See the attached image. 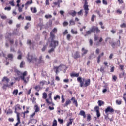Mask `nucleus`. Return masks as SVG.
Instances as JSON below:
<instances>
[{
  "label": "nucleus",
  "instance_id": "59",
  "mask_svg": "<svg viewBox=\"0 0 126 126\" xmlns=\"http://www.w3.org/2000/svg\"><path fill=\"white\" fill-rule=\"evenodd\" d=\"M4 9L5 10H8L9 11V10L11 9V7H5Z\"/></svg>",
  "mask_w": 126,
  "mask_h": 126
},
{
  "label": "nucleus",
  "instance_id": "64",
  "mask_svg": "<svg viewBox=\"0 0 126 126\" xmlns=\"http://www.w3.org/2000/svg\"><path fill=\"white\" fill-rule=\"evenodd\" d=\"M94 39L95 41H97V40H98V36H97V35H94Z\"/></svg>",
  "mask_w": 126,
  "mask_h": 126
},
{
  "label": "nucleus",
  "instance_id": "36",
  "mask_svg": "<svg viewBox=\"0 0 126 126\" xmlns=\"http://www.w3.org/2000/svg\"><path fill=\"white\" fill-rule=\"evenodd\" d=\"M8 58L10 59V60H12V59H13V55H12V54H9L8 55Z\"/></svg>",
  "mask_w": 126,
  "mask_h": 126
},
{
  "label": "nucleus",
  "instance_id": "56",
  "mask_svg": "<svg viewBox=\"0 0 126 126\" xmlns=\"http://www.w3.org/2000/svg\"><path fill=\"white\" fill-rule=\"evenodd\" d=\"M8 114H12V110H11V109H9L7 112V114L8 115Z\"/></svg>",
  "mask_w": 126,
  "mask_h": 126
},
{
  "label": "nucleus",
  "instance_id": "5",
  "mask_svg": "<svg viewBox=\"0 0 126 126\" xmlns=\"http://www.w3.org/2000/svg\"><path fill=\"white\" fill-rule=\"evenodd\" d=\"M27 60L29 63H31V62H36L37 58L35 55H29V54H28Z\"/></svg>",
  "mask_w": 126,
  "mask_h": 126
},
{
  "label": "nucleus",
  "instance_id": "3",
  "mask_svg": "<svg viewBox=\"0 0 126 126\" xmlns=\"http://www.w3.org/2000/svg\"><path fill=\"white\" fill-rule=\"evenodd\" d=\"M55 35L52 34V32L50 33V37L48 39V42L49 43V46L51 48H56V47L59 45V41H54Z\"/></svg>",
  "mask_w": 126,
  "mask_h": 126
},
{
  "label": "nucleus",
  "instance_id": "52",
  "mask_svg": "<svg viewBox=\"0 0 126 126\" xmlns=\"http://www.w3.org/2000/svg\"><path fill=\"white\" fill-rule=\"evenodd\" d=\"M26 20H29V21H30L31 20V17L30 16H26Z\"/></svg>",
  "mask_w": 126,
  "mask_h": 126
},
{
  "label": "nucleus",
  "instance_id": "47",
  "mask_svg": "<svg viewBox=\"0 0 126 126\" xmlns=\"http://www.w3.org/2000/svg\"><path fill=\"white\" fill-rule=\"evenodd\" d=\"M61 99H62V103H64L65 99H64V98H63V95H62Z\"/></svg>",
  "mask_w": 126,
  "mask_h": 126
},
{
  "label": "nucleus",
  "instance_id": "61",
  "mask_svg": "<svg viewBox=\"0 0 126 126\" xmlns=\"http://www.w3.org/2000/svg\"><path fill=\"white\" fill-rule=\"evenodd\" d=\"M0 16H1V18H2V19H6V16L0 15Z\"/></svg>",
  "mask_w": 126,
  "mask_h": 126
},
{
  "label": "nucleus",
  "instance_id": "54",
  "mask_svg": "<svg viewBox=\"0 0 126 126\" xmlns=\"http://www.w3.org/2000/svg\"><path fill=\"white\" fill-rule=\"evenodd\" d=\"M116 103L117 105H121V104H122V101H119V100H117L116 101Z\"/></svg>",
  "mask_w": 126,
  "mask_h": 126
},
{
  "label": "nucleus",
  "instance_id": "30",
  "mask_svg": "<svg viewBox=\"0 0 126 126\" xmlns=\"http://www.w3.org/2000/svg\"><path fill=\"white\" fill-rule=\"evenodd\" d=\"M72 123H73V120L72 119H70L69 122L67 124V126H70L72 125Z\"/></svg>",
  "mask_w": 126,
  "mask_h": 126
},
{
  "label": "nucleus",
  "instance_id": "7",
  "mask_svg": "<svg viewBox=\"0 0 126 126\" xmlns=\"http://www.w3.org/2000/svg\"><path fill=\"white\" fill-rule=\"evenodd\" d=\"M109 44L111 45V46L113 49H115L117 45H118V47H120V45H121V41L120 40H118L117 44L116 42H110Z\"/></svg>",
  "mask_w": 126,
  "mask_h": 126
},
{
  "label": "nucleus",
  "instance_id": "17",
  "mask_svg": "<svg viewBox=\"0 0 126 126\" xmlns=\"http://www.w3.org/2000/svg\"><path fill=\"white\" fill-rule=\"evenodd\" d=\"M95 58H96V55L94 54V53H92L89 56V60H91V59H95Z\"/></svg>",
  "mask_w": 126,
  "mask_h": 126
},
{
  "label": "nucleus",
  "instance_id": "24",
  "mask_svg": "<svg viewBox=\"0 0 126 126\" xmlns=\"http://www.w3.org/2000/svg\"><path fill=\"white\" fill-rule=\"evenodd\" d=\"M98 106H99V107H101V106L104 105V104H105V102H104V101L102 100H98Z\"/></svg>",
  "mask_w": 126,
  "mask_h": 126
},
{
  "label": "nucleus",
  "instance_id": "21",
  "mask_svg": "<svg viewBox=\"0 0 126 126\" xmlns=\"http://www.w3.org/2000/svg\"><path fill=\"white\" fill-rule=\"evenodd\" d=\"M79 115L80 116H83L84 118L86 117V115H85V112H84V111L83 110H81L80 111Z\"/></svg>",
  "mask_w": 126,
  "mask_h": 126
},
{
  "label": "nucleus",
  "instance_id": "19",
  "mask_svg": "<svg viewBox=\"0 0 126 126\" xmlns=\"http://www.w3.org/2000/svg\"><path fill=\"white\" fill-rule=\"evenodd\" d=\"M27 44L31 47H33V46H34V43H33V42H32L30 40H27Z\"/></svg>",
  "mask_w": 126,
  "mask_h": 126
},
{
  "label": "nucleus",
  "instance_id": "28",
  "mask_svg": "<svg viewBox=\"0 0 126 126\" xmlns=\"http://www.w3.org/2000/svg\"><path fill=\"white\" fill-rule=\"evenodd\" d=\"M58 31V30L56 28H54L53 30H52V32H50L52 33L53 35H55L54 34H56V32Z\"/></svg>",
  "mask_w": 126,
  "mask_h": 126
},
{
  "label": "nucleus",
  "instance_id": "26",
  "mask_svg": "<svg viewBox=\"0 0 126 126\" xmlns=\"http://www.w3.org/2000/svg\"><path fill=\"white\" fill-rule=\"evenodd\" d=\"M24 65H25V62L22 61L20 64V68H23V67H24Z\"/></svg>",
  "mask_w": 126,
  "mask_h": 126
},
{
  "label": "nucleus",
  "instance_id": "14",
  "mask_svg": "<svg viewBox=\"0 0 126 126\" xmlns=\"http://www.w3.org/2000/svg\"><path fill=\"white\" fill-rule=\"evenodd\" d=\"M20 116V114H18L17 119V120L18 121V122L15 125V126H17L19 124H20V118L19 117Z\"/></svg>",
  "mask_w": 126,
  "mask_h": 126
},
{
  "label": "nucleus",
  "instance_id": "62",
  "mask_svg": "<svg viewBox=\"0 0 126 126\" xmlns=\"http://www.w3.org/2000/svg\"><path fill=\"white\" fill-rule=\"evenodd\" d=\"M89 43H90V46H92V45H93V41L92 40V39H90Z\"/></svg>",
  "mask_w": 126,
  "mask_h": 126
},
{
  "label": "nucleus",
  "instance_id": "34",
  "mask_svg": "<svg viewBox=\"0 0 126 126\" xmlns=\"http://www.w3.org/2000/svg\"><path fill=\"white\" fill-rule=\"evenodd\" d=\"M69 22H70V24H69L70 26H71L72 25H74L75 24V23L74 22V21H73V20H71Z\"/></svg>",
  "mask_w": 126,
  "mask_h": 126
},
{
  "label": "nucleus",
  "instance_id": "38",
  "mask_svg": "<svg viewBox=\"0 0 126 126\" xmlns=\"http://www.w3.org/2000/svg\"><path fill=\"white\" fill-rule=\"evenodd\" d=\"M35 107L36 108L35 110V113H38V112H39V111H40V108H39L38 107V105H35Z\"/></svg>",
  "mask_w": 126,
  "mask_h": 126
},
{
  "label": "nucleus",
  "instance_id": "32",
  "mask_svg": "<svg viewBox=\"0 0 126 126\" xmlns=\"http://www.w3.org/2000/svg\"><path fill=\"white\" fill-rule=\"evenodd\" d=\"M71 32L72 33V34H74L75 35L77 34V33H78L77 31H74V30L73 29H72L71 30Z\"/></svg>",
  "mask_w": 126,
  "mask_h": 126
},
{
  "label": "nucleus",
  "instance_id": "15",
  "mask_svg": "<svg viewBox=\"0 0 126 126\" xmlns=\"http://www.w3.org/2000/svg\"><path fill=\"white\" fill-rule=\"evenodd\" d=\"M80 55H79V52L76 51L74 55V56H73L74 58L78 59V58H80Z\"/></svg>",
  "mask_w": 126,
  "mask_h": 126
},
{
  "label": "nucleus",
  "instance_id": "48",
  "mask_svg": "<svg viewBox=\"0 0 126 126\" xmlns=\"http://www.w3.org/2000/svg\"><path fill=\"white\" fill-rule=\"evenodd\" d=\"M43 99H47V93H44L43 94Z\"/></svg>",
  "mask_w": 126,
  "mask_h": 126
},
{
  "label": "nucleus",
  "instance_id": "53",
  "mask_svg": "<svg viewBox=\"0 0 126 126\" xmlns=\"http://www.w3.org/2000/svg\"><path fill=\"white\" fill-rule=\"evenodd\" d=\"M46 101L47 102V104H48V105H51V104H53V102H50L49 101V99H46Z\"/></svg>",
  "mask_w": 126,
  "mask_h": 126
},
{
  "label": "nucleus",
  "instance_id": "1",
  "mask_svg": "<svg viewBox=\"0 0 126 126\" xmlns=\"http://www.w3.org/2000/svg\"><path fill=\"white\" fill-rule=\"evenodd\" d=\"M77 81L80 83V87H87L90 85V79H85L84 78H81V77H79L77 78Z\"/></svg>",
  "mask_w": 126,
  "mask_h": 126
},
{
  "label": "nucleus",
  "instance_id": "33",
  "mask_svg": "<svg viewBox=\"0 0 126 126\" xmlns=\"http://www.w3.org/2000/svg\"><path fill=\"white\" fill-rule=\"evenodd\" d=\"M34 88L35 90H36V91H38V92H39V91H40V89L41 88V87L39 85H37L35 86Z\"/></svg>",
  "mask_w": 126,
  "mask_h": 126
},
{
  "label": "nucleus",
  "instance_id": "57",
  "mask_svg": "<svg viewBox=\"0 0 126 126\" xmlns=\"http://www.w3.org/2000/svg\"><path fill=\"white\" fill-rule=\"evenodd\" d=\"M54 100H57V99H61V97L59 95H57L54 97Z\"/></svg>",
  "mask_w": 126,
  "mask_h": 126
},
{
  "label": "nucleus",
  "instance_id": "46",
  "mask_svg": "<svg viewBox=\"0 0 126 126\" xmlns=\"http://www.w3.org/2000/svg\"><path fill=\"white\" fill-rule=\"evenodd\" d=\"M66 38L68 41H70V38H71V35L67 34Z\"/></svg>",
  "mask_w": 126,
  "mask_h": 126
},
{
  "label": "nucleus",
  "instance_id": "43",
  "mask_svg": "<svg viewBox=\"0 0 126 126\" xmlns=\"http://www.w3.org/2000/svg\"><path fill=\"white\" fill-rule=\"evenodd\" d=\"M103 87L106 89H109V84L105 83Z\"/></svg>",
  "mask_w": 126,
  "mask_h": 126
},
{
  "label": "nucleus",
  "instance_id": "40",
  "mask_svg": "<svg viewBox=\"0 0 126 126\" xmlns=\"http://www.w3.org/2000/svg\"><path fill=\"white\" fill-rule=\"evenodd\" d=\"M57 125H58V124H57V120H54L53 122L52 126H57Z\"/></svg>",
  "mask_w": 126,
  "mask_h": 126
},
{
  "label": "nucleus",
  "instance_id": "22",
  "mask_svg": "<svg viewBox=\"0 0 126 126\" xmlns=\"http://www.w3.org/2000/svg\"><path fill=\"white\" fill-rule=\"evenodd\" d=\"M39 63H45L44 60H43V56H41L39 57Z\"/></svg>",
  "mask_w": 126,
  "mask_h": 126
},
{
  "label": "nucleus",
  "instance_id": "35",
  "mask_svg": "<svg viewBox=\"0 0 126 126\" xmlns=\"http://www.w3.org/2000/svg\"><path fill=\"white\" fill-rule=\"evenodd\" d=\"M95 112H99V110H100V108L99 107V106H96L94 107V109Z\"/></svg>",
  "mask_w": 126,
  "mask_h": 126
},
{
  "label": "nucleus",
  "instance_id": "20",
  "mask_svg": "<svg viewBox=\"0 0 126 126\" xmlns=\"http://www.w3.org/2000/svg\"><path fill=\"white\" fill-rule=\"evenodd\" d=\"M70 75L71 77H78L79 73H72Z\"/></svg>",
  "mask_w": 126,
  "mask_h": 126
},
{
  "label": "nucleus",
  "instance_id": "8",
  "mask_svg": "<svg viewBox=\"0 0 126 126\" xmlns=\"http://www.w3.org/2000/svg\"><path fill=\"white\" fill-rule=\"evenodd\" d=\"M114 109L113 108L111 107V106H108L107 108L105 109V113L107 114V113H114Z\"/></svg>",
  "mask_w": 126,
  "mask_h": 126
},
{
  "label": "nucleus",
  "instance_id": "58",
  "mask_svg": "<svg viewBox=\"0 0 126 126\" xmlns=\"http://www.w3.org/2000/svg\"><path fill=\"white\" fill-rule=\"evenodd\" d=\"M8 86H9L7 84H4V85L3 86V89H6V87H8Z\"/></svg>",
  "mask_w": 126,
  "mask_h": 126
},
{
  "label": "nucleus",
  "instance_id": "50",
  "mask_svg": "<svg viewBox=\"0 0 126 126\" xmlns=\"http://www.w3.org/2000/svg\"><path fill=\"white\" fill-rule=\"evenodd\" d=\"M100 59H101V55H99L98 57L97 58V63H100Z\"/></svg>",
  "mask_w": 126,
  "mask_h": 126
},
{
  "label": "nucleus",
  "instance_id": "9",
  "mask_svg": "<svg viewBox=\"0 0 126 126\" xmlns=\"http://www.w3.org/2000/svg\"><path fill=\"white\" fill-rule=\"evenodd\" d=\"M84 9L85 10V16H87V14H88V11H89V8H88V5H84L83 6Z\"/></svg>",
  "mask_w": 126,
  "mask_h": 126
},
{
  "label": "nucleus",
  "instance_id": "44",
  "mask_svg": "<svg viewBox=\"0 0 126 126\" xmlns=\"http://www.w3.org/2000/svg\"><path fill=\"white\" fill-rule=\"evenodd\" d=\"M83 10H81L79 12H78V15H83Z\"/></svg>",
  "mask_w": 126,
  "mask_h": 126
},
{
  "label": "nucleus",
  "instance_id": "60",
  "mask_svg": "<svg viewBox=\"0 0 126 126\" xmlns=\"http://www.w3.org/2000/svg\"><path fill=\"white\" fill-rule=\"evenodd\" d=\"M47 48V46H44L43 48L42 49V52H45V51H46V49Z\"/></svg>",
  "mask_w": 126,
  "mask_h": 126
},
{
  "label": "nucleus",
  "instance_id": "11",
  "mask_svg": "<svg viewBox=\"0 0 126 126\" xmlns=\"http://www.w3.org/2000/svg\"><path fill=\"white\" fill-rule=\"evenodd\" d=\"M82 52V57H83V56L86 55L87 53H88V50L87 49H85L84 47H83L81 49Z\"/></svg>",
  "mask_w": 126,
  "mask_h": 126
},
{
  "label": "nucleus",
  "instance_id": "6",
  "mask_svg": "<svg viewBox=\"0 0 126 126\" xmlns=\"http://www.w3.org/2000/svg\"><path fill=\"white\" fill-rule=\"evenodd\" d=\"M92 27L93 33H96V34H100L101 33V30L99 29L98 27L93 26Z\"/></svg>",
  "mask_w": 126,
  "mask_h": 126
},
{
  "label": "nucleus",
  "instance_id": "39",
  "mask_svg": "<svg viewBox=\"0 0 126 126\" xmlns=\"http://www.w3.org/2000/svg\"><path fill=\"white\" fill-rule=\"evenodd\" d=\"M30 27V24L29 23H27V25L25 26V30H27L28 28Z\"/></svg>",
  "mask_w": 126,
  "mask_h": 126
},
{
  "label": "nucleus",
  "instance_id": "51",
  "mask_svg": "<svg viewBox=\"0 0 126 126\" xmlns=\"http://www.w3.org/2000/svg\"><path fill=\"white\" fill-rule=\"evenodd\" d=\"M96 116L97 118H100V117H101V114L100 113V111L96 112Z\"/></svg>",
  "mask_w": 126,
  "mask_h": 126
},
{
  "label": "nucleus",
  "instance_id": "16",
  "mask_svg": "<svg viewBox=\"0 0 126 126\" xmlns=\"http://www.w3.org/2000/svg\"><path fill=\"white\" fill-rule=\"evenodd\" d=\"M71 100L73 101V103L75 105L76 107L78 106V104H77V101L75 100V98L74 97H72Z\"/></svg>",
  "mask_w": 126,
  "mask_h": 126
},
{
  "label": "nucleus",
  "instance_id": "45",
  "mask_svg": "<svg viewBox=\"0 0 126 126\" xmlns=\"http://www.w3.org/2000/svg\"><path fill=\"white\" fill-rule=\"evenodd\" d=\"M55 48H54V47H52L50 50H48V53L49 54H51V53H52V52H54Z\"/></svg>",
  "mask_w": 126,
  "mask_h": 126
},
{
  "label": "nucleus",
  "instance_id": "23",
  "mask_svg": "<svg viewBox=\"0 0 126 126\" xmlns=\"http://www.w3.org/2000/svg\"><path fill=\"white\" fill-rule=\"evenodd\" d=\"M70 15H72V16L74 17L76 15V12L75 11H71L69 13Z\"/></svg>",
  "mask_w": 126,
  "mask_h": 126
},
{
  "label": "nucleus",
  "instance_id": "63",
  "mask_svg": "<svg viewBox=\"0 0 126 126\" xmlns=\"http://www.w3.org/2000/svg\"><path fill=\"white\" fill-rule=\"evenodd\" d=\"M49 100H52V93H50L49 94Z\"/></svg>",
  "mask_w": 126,
  "mask_h": 126
},
{
  "label": "nucleus",
  "instance_id": "49",
  "mask_svg": "<svg viewBox=\"0 0 126 126\" xmlns=\"http://www.w3.org/2000/svg\"><path fill=\"white\" fill-rule=\"evenodd\" d=\"M45 17L48 19V18H52V16L51 15H45Z\"/></svg>",
  "mask_w": 126,
  "mask_h": 126
},
{
  "label": "nucleus",
  "instance_id": "4",
  "mask_svg": "<svg viewBox=\"0 0 126 126\" xmlns=\"http://www.w3.org/2000/svg\"><path fill=\"white\" fill-rule=\"evenodd\" d=\"M54 68L55 69V72L56 74H58L59 72H60V70H66L67 69V68L66 66L64 65H60L59 66H56L54 67Z\"/></svg>",
  "mask_w": 126,
  "mask_h": 126
},
{
  "label": "nucleus",
  "instance_id": "37",
  "mask_svg": "<svg viewBox=\"0 0 126 126\" xmlns=\"http://www.w3.org/2000/svg\"><path fill=\"white\" fill-rule=\"evenodd\" d=\"M32 3H33V1L32 0H31V2L29 1L25 3V6H27V5H29V4H32Z\"/></svg>",
  "mask_w": 126,
  "mask_h": 126
},
{
  "label": "nucleus",
  "instance_id": "29",
  "mask_svg": "<svg viewBox=\"0 0 126 126\" xmlns=\"http://www.w3.org/2000/svg\"><path fill=\"white\" fill-rule=\"evenodd\" d=\"M2 81H6L7 83L9 82V79L7 78L6 77H4Z\"/></svg>",
  "mask_w": 126,
  "mask_h": 126
},
{
  "label": "nucleus",
  "instance_id": "10",
  "mask_svg": "<svg viewBox=\"0 0 126 126\" xmlns=\"http://www.w3.org/2000/svg\"><path fill=\"white\" fill-rule=\"evenodd\" d=\"M17 110H21V108L20 107V105L19 104H17L15 107V113L17 114V116H18V114H19V113L17 112Z\"/></svg>",
  "mask_w": 126,
  "mask_h": 126
},
{
  "label": "nucleus",
  "instance_id": "27",
  "mask_svg": "<svg viewBox=\"0 0 126 126\" xmlns=\"http://www.w3.org/2000/svg\"><path fill=\"white\" fill-rule=\"evenodd\" d=\"M62 2H63L62 0H58L57 2H53V4H54V5H58L59 3H62Z\"/></svg>",
  "mask_w": 126,
  "mask_h": 126
},
{
  "label": "nucleus",
  "instance_id": "13",
  "mask_svg": "<svg viewBox=\"0 0 126 126\" xmlns=\"http://www.w3.org/2000/svg\"><path fill=\"white\" fill-rule=\"evenodd\" d=\"M91 33H93V31L92 30V27L90 29L89 31H88L86 32V34L84 35L85 37H86V36H88V35H91Z\"/></svg>",
  "mask_w": 126,
  "mask_h": 126
},
{
  "label": "nucleus",
  "instance_id": "42",
  "mask_svg": "<svg viewBox=\"0 0 126 126\" xmlns=\"http://www.w3.org/2000/svg\"><path fill=\"white\" fill-rule=\"evenodd\" d=\"M120 27L122 28H126V24L125 23H123L120 25Z\"/></svg>",
  "mask_w": 126,
  "mask_h": 126
},
{
  "label": "nucleus",
  "instance_id": "25",
  "mask_svg": "<svg viewBox=\"0 0 126 126\" xmlns=\"http://www.w3.org/2000/svg\"><path fill=\"white\" fill-rule=\"evenodd\" d=\"M31 10L32 12V13H36L37 12V8H36V7H34V8L32 7V8H31Z\"/></svg>",
  "mask_w": 126,
  "mask_h": 126
},
{
  "label": "nucleus",
  "instance_id": "41",
  "mask_svg": "<svg viewBox=\"0 0 126 126\" xmlns=\"http://www.w3.org/2000/svg\"><path fill=\"white\" fill-rule=\"evenodd\" d=\"M17 93H18V90H14L13 92V94L14 95H17Z\"/></svg>",
  "mask_w": 126,
  "mask_h": 126
},
{
  "label": "nucleus",
  "instance_id": "2",
  "mask_svg": "<svg viewBox=\"0 0 126 126\" xmlns=\"http://www.w3.org/2000/svg\"><path fill=\"white\" fill-rule=\"evenodd\" d=\"M16 72L18 75L20 76L21 80H23L24 83H27V82L29 81L30 77L29 76H27V71H25L23 73H22L19 71H16Z\"/></svg>",
  "mask_w": 126,
  "mask_h": 126
},
{
  "label": "nucleus",
  "instance_id": "12",
  "mask_svg": "<svg viewBox=\"0 0 126 126\" xmlns=\"http://www.w3.org/2000/svg\"><path fill=\"white\" fill-rule=\"evenodd\" d=\"M123 77H124V80L126 79V74L124 71L122 72V73L119 74V78H123Z\"/></svg>",
  "mask_w": 126,
  "mask_h": 126
},
{
  "label": "nucleus",
  "instance_id": "31",
  "mask_svg": "<svg viewBox=\"0 0 126 126\" xmlns=\"http://www.w3.org/2000/svg\"><path fill=\"white\" fill-rule=\"evenodd\" d=\"M105 68H106V67L101 66L100 70V72H102V73H105Z\"/></svg>",
  "mask_w": 126,
  "mask_h": 126
},
{
  "label": "nucleus",
  "instance_id": "18",
  "mask_svg": "<svg viewBox=\"0 0 126 126\" xmlns=\"http://www.w3.org/2000/svg\"><path fill=\"white\" fill-rule=\"evenodd\" d=\"M70 103H71V101H70V100L69 99L67 100L65 102V103L63 105V107H67V106H68V105H69Z\"/></svg>",
  "mask_w": 126,
  "mask_h": 126
},
{
  "label": "nucleus",
  "instance_id": "55",
  "mask_svg": "<svg viewBox=\"0 0 126 126\" xmlns=\"http://www.w3.org/2000/svg\"><path fill=\"white\" fill-rule=\"evenodd\" d=\"M58 122L60 124H63V119H58Z\"/></svg>",
  "mask_w": 126,
  "mask_h": 126
}]
</instances>
